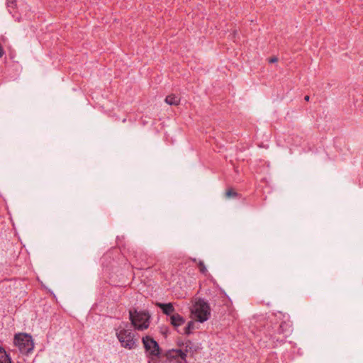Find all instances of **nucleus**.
Here are the masks:
<instances>
[{
    "instance_id": "f257e3e1",
    "label": "nucleus",
    "mask_w": 363,
    "mask_h": 363,
    "mask_svg": "<svg viewBox=\"0 0 363 363\" xmlns=\"http://www.w3.org/2000/svg\"><path fill=\"white\" fill-rule=\"evenodd\" d=\"M129 319L131 325L137 330L143 331L150 326V315L147 311L131 309L129 311Z\"/></svg>"
},
{
    "instance_id": "f03ea898",
    "label": "nucleus",
    "mask_w": 363,
    "mask_h": 363,
    "mask_svg": "<svg viewBox=\"0 0 363 363\" xmlns=\"http://www.w3.org/2000/svg\"><path fill=\"white\" fill-rule=\"evenodd\" d=\"M116 335L123 347L133 350L137 347L135 333L130 329L119 328L116 330Z\"/></svg>"
},
{
    "instance_id": "7ed1b4c3",
    "label": "nucleus",
    "mask_w": 363,
    "mask_h": 363,
    "mask_svg": "<svg viewBox=\"0 0 363 363\" xmlns=\"http://www.w3.org/2000/svg\"><path fill=\"white\" fill-rule=\"evenodd\" d=\"M191 345L192 343L188 341L184 349L168 350L165 354L167 363H188L186 356L189 349H191Z\"/></svg>"
},
{
    "instance_id": "20e7f679",
    "label": "nucleus",
    "mask_w": 363,
    "mask_h": 363,
    "mask_svg": "<svg viewBox=\"0 0 363 363\" xmlns=\"http://www.w3.org/2000/svg\"><path fill=\"white\" fill-rule=\"evenodd\" d=\"M13 343L22 354H28L34 347L32 336L26 333L16 334Z\"/></svg>"
},
{
    "instance_id": "39448f33",
    "label": "nucleus",
    "mask_w": 363,
    "mask_h": 363,
    "mask_svg": "<svg viewBox=\"0 0 363 363\" xmlns=\"http://www.w3.org/2000/svg\"><path fill=\"white\" fill-rule=\"evenodd\" d=\"M192 314L194 318L200 323L206 321L211 315V309L208 303L203 299H199L194 305Z\"/></svg>"
},
{
    "instance_id": "423d86ee",
    "label": "nucleus",
    "mask_w": 363,
    "mask_h": 363,
    "mask_svg": "<svg viewBox=\"0 0 363 363\" xmlns=\"http://www.w3.org/2000/svg\"><path fill=\"white\" fill-rule=\"evenodd\" d=\"M289 324L281 321L279 324H274L272 326V331H269V336L273 341L284 342L286 335H284L289 330Z\"/></svg>"
},
{
    "instance_id": "0eeeda50",
    "label": "nucleus",
    "mask_w": 363,
    "mask_h": 363,
    "mask_svg": "<svg viewBox=\"0 0 363 363\" xmlns=\"http://www.w3.org/2000/svg\"><path fill=\"white\" fill-rule=\"evenodd\" d=\"M143 343L145 351L151 356L157 357L160 354V347L158 343L151 337H143Z\"/></svg>"
},
{
    "instance_id": "6e6552de",
    "label": "nucleus",
    "mask_w": 363,
    "mask_h": 363,
    "mask_svg": "<svg viewBox=\"0 0 363 363\" xmlns=\"http://www.w3.org/2000/svg\"><path fill=\"white\" fill-rule=\"evenodd\" d=\"M133 253L134 257L138 262V269H143L151 267L152 262H149L151 257L147 253L140 250H136Z\"/></svg>"
},
{
    "instance_id": "1a4fd4ad",
    "label": "nucleus",
    "mask_w": 363,
    "mask_h": 363,
    "mask_svg": "<svg viewBox=\"0 0 363 363\" xmlns=\"http://www.w3.org/2000/svg\"><path fill=\"white\" fill-rule=\"evenodd\" d=\"M157 306L162 311V312L165 315H167L169 317L172 314H174L175 309L172 303H157Z\"/></svg>"
},
{
    "instance_id": "9d476101",
    "label": "nucleus",
    "mask_w": 363,
    "mask_h": 363,
    "mask_svg": "<svg viewBox=\"0 0 363 363\" xmlns=\"http://www.w3.org/2000/svg\"><path fill=\"white\" fill-rule=\"evenodd\" d=\"M169 321L174 328H177L185 323V319L179 313H174L169 317Z\"/></svg>"
},
{
    "instance_id": "9b49d317",
    "label": "nucleus",
    "mask_w": 363,
    "mask_h": 363,
    "mask_svg": "<svg viewBox=\"0 0 363 363\" xmlns=\"http://www.w3.org/2000/svg\"><path fill=\"white\" fill-rule=\"evenodd\" d=\"M165 102L169 105L177 106L180 102V98L175 94H170L165 98Z\"/></svg>"
},
{
    "instance_id": "f8f14e48",
    "label": "nucleus",
    "mask_w": 363,
    "mask_h": 363,
    "mask_svg": "<svg viewBox=\"0 0 363 363\" xmlns=\"http://www.w3.org/2000/svg\"><path fill=\"white\" fill-rule=\"evenodd\" d=\"M0 363H11L9 356L4 348L0 347Z\"/></svg>"
},
{
    "instance_id": "ddd939ff",
    "label": "nucleus",
    "mask_w": 363,
    "mask_h": 363,
    "mask_svg": "<svg viewBox=\"0 0 363 363\" xmlns=\"http://www.w3.org/2000/svg\"><path fill=\"white\" fill-rule=\"evenodd\" d=\"M238 196V193L232 188L228 189L225 192V196L228 199L235 198Z\"/></svg>"
},
{
    "instance_id": "4468645a",
    "label": "nucleus",
    "mask_w": 363,
    "mask_h": 363,
    "mask_svg": "<svg viewBox=\"0 0 363 363\" xmlns=\"http://www.w3.org/2000/svg\"><path fill=\"white\" fill-rule=\"evenodd\" d=\"M194 329V323L193 321H189L187 323V325L184 328V333L189 335L191 333V331Z\"/></svg>"
},
{
    "instance_id": "2eb2a0df",
    "label": "nucleus",
    "mask_w": 363,
    "mask_h": 363,
    "mask_svg": "<svg viewBox=\"0 0 363 363\" xmlns=\"http://www.w3.org/2000/svg\"><path fill=\"white\" fill-rule=\"evenodd\" d=\"M198 266H199L200 272L203 274H206L207 272V269H206L203 262L199 261L198 263Z\"/></svg>"
},
{
    "instance_id": "dca6fc26",
    "label": "nucleus",
    "mask_w": 363,
    "mask_h": 363,
    "mask_svg": "<svg viewBox=\"0 0 363 363\" xmlns=\"http://www.w3.org/2000/svg\"><path fill=\"white\" fill-rule=\"evenodd\" d=\"M15 0H7V6L9 8H14L15 6Z\"/></svg>"
},
{
    "instance_id": "f3484780",
    "label": "nucleus",
    "mask_w": 363,
    "mask_h": 363,
    "mask_svg": "<svg viewBox=\"0 0 363 363\" xmlns=\"http://www.w3.org/2000/svg\"><path fill=\"white\" fill-rule=\"evenodd\" d=\"M278 61V58L277 57H272L268 59V62L269 63H274Z\"/></svg>"
},
{
    "instance_id": "a211bd4d",
    "label": "nucleus",
    "mask_w": 363,
    "mask_h": 363,
    "mask_svg": "<svg viewBox=\"0 0 363 363\" xmlns=\"http://www.w3.org/2000/svg\"><path fill=\"white\" fill-rule=\"evenodd\" d=\"M4 52V50H3V48L1 46V45L0 44V58L3 56Z\"/></svg>"
},
{
    "instance_id": "6ab92c4d",
    "label": "nucleus",
    "mask_w": 363,
    "mask_h": 363,
    "mask_svg": "<svg viewBox=\"0 0 363 363\" xmlns=\"http://www.w3.org/2000/svg\"><path fill=\"white\" fill-rule=\"evenodd\" d=\"M304 99H305V101H309V99H310V96H308V95H306V96L304 97Z\"/></svg>"
},
{
    "instance_id": "aec40b11",
    "label": "nucleus",
    "mask_w": 363,
    "mask_h": 363,
    "mask_svg": "<svg viewBox=\"0 0 363 363\" xmlns=\"http://www.w3.org/2000/svg\"><path fill=\"white\" fill-rule=\"evenodd\" d=\"M125 121H126V119H125V118L123 120V123H125Z\"/></svg>"
}]
</instances>
